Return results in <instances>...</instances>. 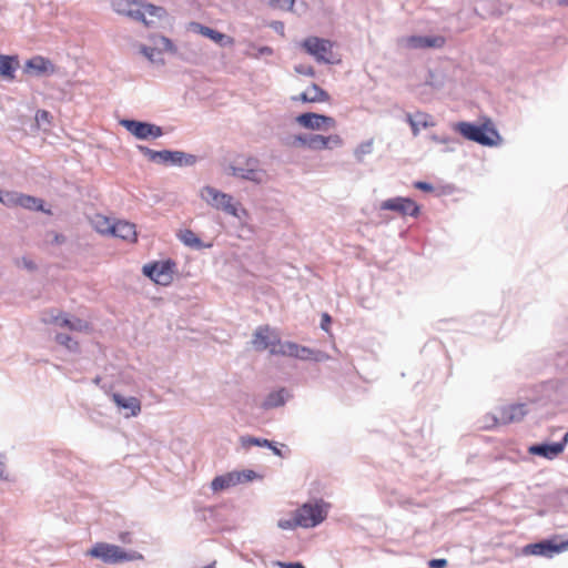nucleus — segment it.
I'll return each instance as SVG.
<instances>
[{
    "mask_svg": "<svg viewBox=\"0 0 568 568\" xmlns=\"http://www.w3.org/2000/svg\"><path fill=\"white\" fill-rule=\"evenodd\" d=\"M308 149L313 151L327 150L325 136L321 134H311L308 138Z\"/></svg>",
    "mask_w": 568,
    "mask_h": 568,
    "instance_id": "nucleus-37",
    "label": "nucleus"
},
{
    "mask_svg": "<svg viewBox=\"0 0 568 568\" xmlns=\"http://www.w3.org/2000/svg\"><path fill=\"white\" fill-rule=\"evenodd\" d=\"M18 206L32 211H43V201L39 197L20 193Z\"/></svg>",
    "mask_w": 568,
    "mask_h": 568,
    "instance_id": "nucleus-31",
    "label": "nucleus"
},
{
    "mask_svg": "<svg viewBox=\"0 0 568 568\" xmlns=\"http://www.w3.org/2000/svg\"><path fill=\"white\" fill-rule=\"evenodd\" d=\"M311 136V134H297V135H293L288 139H286L284 141V144L288 145V146H293V148H296V146H306L308 149V138Z\"/></svg>",
    "mask_w": 568,
    "mask_h": 568,
    "instance_id": "nucleus-39",
    "label": "nucleus"
},
{
    "mask_svg": "<svg viewBox=\"0 0 568 568\" xmlns=\"http://www.w3.org/2000/svg\"><path fill=\"white\" fill-rule=\"evenodd\" d=\"M23 265L26 268H28L30 271L36 270V264L30 260L23 258Z\"/></svg>",
    "mask_w": 568,
    "mask_h": 568,
    "instance_id": "nucleus-59",
    "label": "nucleus"
},
{
    "mask_svg": "<svg viewBox=\"0 0 568 568\" xmlns=\"http://www.w3.org/2000/svg\"><path fill=\"white\" fill-rule=\"evenodd\" d=\"M273 49L271 47L264 45L257 49V53L254 55L255 59H258L263 55H272Z\"/></svg>",
    "mask_w": 568,
    "mask_h": 568,
    "instance_id": "nucleus-51",
    "label": "nucleus"
},
{
    "mask_svg": "<svg viewBox=\"0 0 568 568\" xmlns=\"http://www.w3.org/2000/svg\"><path fill=\"white\" fill-rule=\"evenodd\" d=\"M296 358L302 361L322 362L327 359L328 356L322 351L298 345V355H296Z\"/></svg>",
    "mask_w": 568,
    "mask_h": 568,
    "instance_id": "nucleus-27",
    "label": "nucleus"
},
{
    "mask_svg": "<svg viewBox=\"0 0 568 568\" xmlns=\"http://www.w3.org/2000/svg\"><path fill=\"white\" fill-rule=\"evenodd\" d=\"M99 231L101 233L110 232L113 236L125 241H135L136 239L135 225L126 221H118L113 225L108 226L106 230Z\"/></svg>",
    "mask_w": 568,
    "mask_h": 568,
    "instance_id": "nucleus-18",
    "label": "nucleus"
},
{
    "mask_svg": "<svg viewBox=\"0 0 568 568\" xmlns=\"http://www.w3.org/2000/svg\"><path fill=\"white\" fill-rule=\"evenodd\" d=\"M527 413L528 409L526 404H511L500 407L495 420L501 424L517 423L520 422Z\"/></svg>",
    "mask_w": 568,
    "mask_h": 568,
    "instance_id": "nucleus-13",
    "label": "nucleus"
},
{
    "mask_svg": "<svg viewBox=\"0 0 568 568\" xmlns=\"http://www.w3.org/2000/svg\"><path fill=\"white\" fill-rule=\"evenodd\" d=\"M4 474H6V466H4V464L0 460V478H4V477H6V476H4Z\"/></svg>",
    "mask_w": 568,
    "mask_h": 568,
    "instance_id": "nucleus-60",
    "label": "nucleus"
},
{
    "mask_svg": "<svg viewBox=\"0 0 568 568\" xmlns=\"http://www.w3.org/2000/svg\"><path fill=\"white\" fill-rule=\"evenodd\" d=\"M258 165L260 161L254 156L239 158L229 165V173L234 178L262 184L266 181V172Z\"/></svg>",
    "mask_w": 568,
    "mask_h": 568,
    "instance_id": "nucleus-2",
    "label": "nucleus"
},
{
    "mask_svg": "<svg viewBox=\"0 0 568 568\" xmlns=\"http://www.w3.org/2000/svg\"><path fill=\"white\" fill-rule=\"evenodd\" d=\"M61 327H67L70 331L75 332H88L90 329V324L87 321H83L78 317H70L64 313L63 318L60 323Z\"/></svg>",
    "mask_w": 568,
    "mask_h": 568,
    "instance_id": "nucleus-25",
    "label": "nucleus"
},
{
    "mask_svg": "<svg viewBox=\"0 0 568 568\" xmlns=\"http://www.w3.org/2000/svg\"><path fill=\"white\" fill-rule=\"evenodd\" d=\"M428 566L430 568H445L447 566V560L444 558L432 559L429 560Z\"/></svg>",
    "mask_w": 568,
    "mask_h": 568,
    "instance_id": "nucleus-50",
    "label": "nucleus"
},
{
    "mask_svg": "<svg viewBox=\"0 0 568 568\" xmlns=\"http://www.w3.org/2000/svg\"><path fill=\"white\" fill-rule=\"evenodd\" d=\"M276 566L280 568H305L303 564L301 562H284V561H276Z\"/></svg>",
    "mask_w": 568,
    "mask_h": 568,
    "instance_id": "nucleus-52",
    "label": "nucleus"
},
{
    "mask_svg": "<svg viewBox=\"0 0 568 568\" xmlns=\"http://www.w3.org/2000/svg\"><path fill=\"white\" fill-rule=\"evenodd\" d=\"M140 53L143 54L151 63L154 64H164V59L161 55V50L156 47L151 45H140Z\"/></svg>",
    "mask_w": 568,
    "mask_h": 568,
    "instance_id": "nucleus-30",
    "label": "nucleus"
},
{
    "mask_svg": "<svg viewBox=\"0 0 568 568\" xmlns=\"http://www.w3.org/2000/svg\"><path fill=\"white\" fill-rule=\"evenodd\" d=\"M49 115H50V114H49V112H48V111L40 110V111H38V113H37V119H38V120H42V121H43V120H48Z\"/></svg>",
    "mask_w": 568,
    "mask_h": 568,
    "instance_id": "nucleus-58",
    "label": "nucleus"
},
{
    "mask_svg": "<svg viewBox=\"0 0 568 568\" xmlns=\"http://www.w3.org/2000/svg\"><path fill=\"white\" fill-rule=\"evenodd\" d=\"M296 122L303 128L310 130L333 129L336 125V121L334 118L313 112L300 114L296 118Z\"/></svg>",
    "mask_w": 568,
    "mask_h": 568,
    "instance_id": "nucleus-10",
    "label": "nucleus"
},
{
    "mask_svg": "<svg viewBox=\"0 0 568 568\" xmlns=\"http://www.w3.org/2000/svg\"><path fill=\"white\" fill-rule=\"evenodd\" d=\"M403 44L407 48H438L444 43V39L440 37H423V36H410L402 40Z\"/></svg>",
    "mask_w": 568,
    "mask_h": 568,
    "instance_id": "nucleus-19",
    "label": "nucleus"
},
{
    "mask_svg": "<svg viewBox=\"0 0 568 568\" xmlns=\"http://www.w3.org/2000/svg\"><path fill=\"white\" fill-rule=\"evenodd\" d=\"M295 515L300 520V527H316L327 517V504L322 499L314 503H305L296 509Z\"/></svg>",
    "mask_w": 568,
    "mask_h": 568,
    "instance_id": "nucleus-5",
    "label": "nucleus"
},
{
    "mask_svg": "<svg viewBox=\"0 0 568 568\" xmlns=\"http://www.w3.org/2000/svg\"><path fill=\"white\" fill-rule=\"evenodd\" d=\"M138 150L144 154L145 156H148V159L150 161H153V162H161V158H162V150L161 151H155V150H152L148 146H144V145H138Z\"/></svg>",
    "mask_w": 568,
    "mask_h": 568,
    "instance_id": "nucleus-40",
    "label": "nucleus"
},
{
    "mask_svg": "<svg viewBox=\"0 0 568 568\" xmlns=\"http://www.w3.org/2000/svg\"><path fill=\"white\" fill-rule=\"evenodd\" d=\"M414 186L418 190L430 192L434 190V186L430 183L418 181L414 184Z\"/></svg>",
    "mask_w": 568,
    "mask_h": 568,
    "instance_id": "nucleus-54",
    "label": "nucleus"
},
{
    "mask_svg": "<svg viewBox=\"0 0 568 568\" xmlns=\"http://www.w3.org/2000/svg\"><path fill=\"white\" fill-rule=\"evenodd\" d=\"M308 91L311 92V97H314L312 102H326L329 100V94L315 83L308 88Z\"/></svg>",
    "mask_w": 568,
    "mask_h": 568,
    "instance_id": "nucleus-38",
    "label": "nucleus"
},
{
    "mask_svg": "<svg viewBox=\"0 0 568 568\" xmlns=\"http://www.w3.org/2000/svg\"><path fill=\"white\" fill-rule=\"evenodd\" d=\"M88 554L91 557L98 558L105 564H118L123 561H131L142 556L135 551H125L121 547L106 544V542H98L95 544Z\"/></svg>",
    "mask_w": 568,
    "mask_h": 568,
    "instance_id": "nucleus-4",
    "label": "nucleus"
},
{
    "mask_svg": "<svg viewBox=\"0 0 568 568\" xmlns=\"http://www.w3.org/2000/svg\"><path fill=\"white\" fill-rule=\"evenodd\" d=\"M271 354L296 358V355H298V344L294 342H282L278 339L277 347L271 349Z\"/></svg>",
    "mask_w": 568,
    "mask_h": 568,
    "instance_id": "nucleus-28",
    "label": "nucleus"
},
{
    "mask_svg": "<svg viewBox=\"0 0 568 568\" xmlns=\"http://www.w3.org/2000/svg\"><path fill=\"white\" fill-rule=\"evenodd\" d=\"M119 539L123 544H131L132 542V535L129 531L121 532L119 535Z\"/></svg>",
    "mask_w": 568,
    "mask_h": 568,
    "instance_id": "nucleus-56",
    "label": "nucleus"
},
{
    "mask_svg": "<svg viewBox=\"0 0 568 568\" xmlns=\"http://www.w3.org/2000/svg\"><path fill=\"white\" fill-rule=\"evenodd\" d=\"M141 12L144 17L140 19V22H142L148 28L158 27L159 23L168 16L166 10L163 7L154 6L148 2L143 3Z\"/></svg>",
    "mask_w": 568,
    "mask_h": 568,
    "instance_id": "nucleus-15",
    "label": "nucleus"
},
{
    "mask_svg": "<svg viewBox=\"0 0 568 568\" xmlns=\"http://www.w3.org/2000/svg\"><path fill=\"white\" fill-rule=\"evenodd\" d=\"M277 526L284 530H291L296 527H300V520L297 519L296 515L294 514V516L292 518L280 519L277 523Z\"/></svg>",
    "mask_w": 568,
    "mask_h": 568,
    "instance_id": "nucleus-43",
    "label": "nucleus"
},
{
    "mask_svg": "<svg viewBox=\"0 0 568 568\" xmlns=\"http://www.w3.org/2000/svg\"><path fill=\"white\" fill-rule=\"evenodd\" d=\"M381 210L394 211L405 216L416 217L419 214V206L409 197L396 196L383 201L379 205Z\"/></svg>",
    "mask_w": 568,
    "mask_h": 568,
    "instance_id": "nucleus-9",
    "label": "nucleus"
},
{
    "mask_svg": "<svg viewBox=\"0 0 568 568\" xmlns=\"http://www.w3.org/2000/svg\"><path fill=\"white\" fill-rule=\"evenodd\" d=\"M191 28L194 32L206 37L214 41L215 43L220 44L221 47H231L234 44V39L221 33L220 31L212 29L210 27L203 26L199 22L191 23Z\"/></svg>",
    "mask_w": 568,
    "mask_h": 568,
    "instance_id": "nucleus-16",
    "label": "nucleus"
},
{
    "mask_svg": "<svg viewBox=\"0 0 568 568\" xmlns=\"http://www.w3.org/2000/svg\"><path fill=\"white\" fill-rule=\"evenodd\" d=\"M275 455L277 456H282V452L281 449H278L274 444H273V448H270Z\"/></svg>",
    "mask_w": 568,
    "mask_h": 568,
    "instance_id": "nucleus-61",
    "label": "nucleus"
},
{
    "mask_svg": "<svg viewBox=\"0 0 568 568\" xmlns=\"http://www.w3.org/2000/svg\"><path fill=\"white\" fill-rule=\"evenodd\" d=\"M203 568H215V565L214 564H210V565L204 566Z\"/></svg>",
    "mask_w": 568,
    "mask_h": 568,
    "instance_id": "nucleus-63",
    "label": "nucleus"
},
{
    "mask_svg": "<svg viewBox=\"0 0 568 568\" xmlns=\"http://www.w3.org/2000/svg\"><path fill=\"white\" fill-rule=\"evenodd\" d=\"M567 549L568 541L557 542L555 539H545L539 542L525 546L524 552L526 555L551 557L554 554H559Z\"/></svg>",
    "mask_w": 568,
    "mask_h": 568,
    "instance_id": "nucleus-8",
    "label": "nucleus"
},
{
    "mask_svg": "<svg viewBox=\"0 0 568 568\" xmlns=\"http://www.w3.org/2000/svg\"><path fill=\"white\" fill-rule=\"evenodd\" d=\"M17 64V58L0 54V74L2 77L13 78Z\"/></svg>",
    "mask_w": 568,
    "mask_h": 568,
    "instance_id": "nucleus-29",
    "label": "nucleus"
},
{
    "mask_svg": "<svg viewBox=\"0 0 568 568\" xmlns=\"http://www.w3.org/2000/svg\"><path fill=\"white\" fill-rule=\"evenodd\" d=\"M112 398L120 409L126 410V417L136 416L141 412V403L134 396L125 397L121 394L114 393Z\"/></svg>",
    "mask_w": 568,
    "mask_h": 568,
    "instance_id": "nucleus-20",
    "label": "nucleus"
},
{
    "mask_svg": "<svg viewBox=\"0 0 568 568\" xmlns=\"http://www.w3.org/2000/svg\"><path fill=\"white\" fill-rule=\"evenodd\" d=\"M455 130L465 139L485 146H493L497 144V140L500 139L497 130L486 124L478 125L470 122H458L455 125Z\"/></svg>",
    "mask_w": 568,
    "mask_h": 568,
    "instance_id": "nucleus-3",
    "label": "nucleus"
},
{
    "mask_svg": "<svg viewBox=\"0 0 568 568\" xmlns=\"http://www.w3.org/2000/svg\"><path fill=\"white\" fill-rule=\"evenodd\" d=\"M179 240L186 246L201 250L205 247L206 245L203 244L201 239L191 230L185 229L180 231L178 234Z\"/></svg>",
    "mask_w": 568,
    "mask_h": 568,
    "instance_id": "nucleus-26",
    "label": "nucleus"
},
{
    "mask_svg": "<svg viewBox=\"0 0 568 568\" xmlns=\"http://www.w3.org/2000/svg\"><path fill=\"white\" fill-rule=\"evenodd\" d=\"M149 122L123 119L120 121V125L126 129L132 135L139 140L149 139Z\"/></svg>",
    "mask_w": 568,
    "mask_h": 568,
    "instance_id": "nucleus-23",
    "label": "nucleus"
},
{
    "mask_svg": "<svg viewBox=\"0 0 568 568\" xmlns=\"http://www.w3.org/2000/svg\"><path fill=\"white\" fill-rule=\"evenodd\" d=\"M331 323H332L331 316L327 313H323L322 318H321V328L323 331L327 332Z\"/></svg>",
    "mask_w": 568,
    "mask_h": 568,
    "instance_id": "nucleus-53",
    "label": "nucleus"
},
{
    "mask_svg": "<svg viewBox=\"0 0 568 568\" xmlns=\"http://www.w3.org/2000/svg\"><path fill=\"white\" fill-rule=\"evenodd\" d=\"M416 118L418 128L422 126L424 129H427L435 125L434 121L432 120V116L428 113L418 111L416 112Z\"/></svg>",
    "mask_w": 568,
    "mask_h": 568,
    "instance_id": "nucleus-42",
    "label": "nucleus"
},
{
    "mask_svg": "<svg viewBox=\"0 0 568 568\" xmlns=\"http://www.w3.org/2000/svg\"><path fill=\"white\" fill-rule=\"evenodd\" d=\"M201 197L212 207L236 217L241 223H244L248 217L247 210L244 209L240 202H235L231 194L224 193L213 186L205 185L201 190Z\"/></svg>",
    "mask_w": 568,
    "mask_h": 568,
    "instance_id": "nucleus-1",
    "label": "nucleus"
},
{
    "mask_svg": "<svg viewBox=\"0 0 568 568\" xmlns=\"http://www.w3.org/2000/svg\"><path fill=\"white\" fill-rule=\"evenodd\" d=\"M163 135V130L161 126L150 123L149 124V139H158Z\"/></svg>",
    "mask_w": 568,
    "mask_h": 568,
    "instance_id": "nucleus-47",
    "label": "nucleus"
},
{
    "mask_svg": "<svg viewBox=\"0 0 568 568\" xmlns=\"http://www.w3.org/2000/svg\"><path fill=\"white\" fill-rule=\"evenodd\" d=\"M151 40L153 42V47H156L161 51L164 50L173 54L178 52V49L174 45V43L164 36H154L151 38Z\"/></svg>",
    "mask_w": 568,
    "mask_h": 568,
    "instance_id": "nucleus-32",
    "label": "nucleus"
},
{
    "mask_svg": "<svg viewBox=\"0 0 568 568\" xmlns=\"http://www.w3.org/2000/svg\"><path fill=\"white\" fill-rule=\"evenodd\" d=\"M241 483V478L235 473H229L225 475L216 476L212 483L211 488L214 491L223 490L233 487Z\"/></svg>",
    "mask_w": 568,
    "mask_h": 568,
    "instance_id": "nucleus-24",
    "label": "nucleus"
},
{
    "mask_svg": "<svg viewBox=\"0 0 568 568\" xmlns=\"http://www.w3.org/2000/svg\"><path fill=\"white\" fill-rule=\"evenodd\" d=\"M430 139L437 143H449V142L454 141L453 139H450L448 136H438L436 134L432 135Z\"/></svg>",
    "mask_w": 568,
    "mask_h": 568,
    "instance_id": "nucleus-57",
    "label": "nucleus"
},
{
    "mask_svg": "<svg viewBox=\"0 0 568 568\" xmlns=\"http://www.w3.org/2000/svg\"><path fill=\"white\" fill-rule=\"evenodd\" d=\"M312 99H314V97H311L308 89L302 92L298 98H294V100H300L302 102H312Z\"/></svg>",
    "mask_w": 568,
    "mask_h": 568,
    "instance_id": "nucleus-55",
    "label": "nucleus"
},
{
    "mask_svg": "<svg viewBox=\"0 0 568 568\" xmlns=\"http://www.w3.org/2000/svg\"><path fill=\"white\" fill-rule=\"evenodd\" d=\"M272 8L286 9L293 11L295 0H264Z\"/></svg>",
    "mask_w": 568,
    "mask_h": 568,
    "instance_id": "nucleus-41",
    "label": "nucleus"
},
{
    "mask_svg": "<svg viewBox=\"0 0 568 568\" xmlns=\"http://www.w3.org/2000/svg\"><path fill=\"white\" fill-rule=\"evenodd\" d=\"M175 263L172 260L145 264L142 268L143 274L159 285L166 286L173 281Z\"/></svg>",
    "mask_w": 568,
    "mask_h": 568,
    "instance_id": "nucleus-6",
    "label": "nucleus"
},
{
    "mask_svg": "<svg viewBox=\"0 0 568 568\" xmlns=\"http://www.w3.org/2000/svg\"><path fill=\"white\" fill-rule=\"evenodd\" d=\"M241 444L244 448H250L251 446L273 448V442L253 436H242Z\"/></svg>",
    "mask_w": 568,
    "mask_h": 568,
    "instance_id": "nucleus-33",
    "label": "nucleus"
},
{
    "mask_svg": "<svg viewBox=\"0 0 568 568\" xmlns=\"http://www.w3.org/2000/svg\"><path fill=\"white\" fill-rule=\"evenodd\" d=\"M234 473L240 476L241 483L250 481L256 477V473L254 470H243Z\"/></svg>",
    "mask_w": 568,
    "mask_h": 568,
    "instance_id": "nucleus-48",
    "label": "nucleus"
},
{
    "mask_svg": "<svg viewBox=\"0 0 568 568\" xmlns=\"http://www.w3.org/2000/svg\"><path fill=\"white\" fill-rule=\"evenodd\" d=\"M26 71L36 75H42L45 73H53L54 65L50 60L37 55L26 62Z\"/></svg>",
    "mask_w": 568,
    "mask_h": 568,
    "instance_id": "nucleus-21",
    "label": "nucleus"
},
{
    "mask_svg": "<svg viewBox=\"0 0 568 568\" xmlns=\"http://www.w3.org/2000/svg\"><path fill=\"white\" fill-rule=\"evenodd\" d=\"M559 443H565V446L567 445V443H568V433L565 434L562 440H560Z\"/></svg>",
    "mask_w": 568,
    "mask_h": 568,
    "instance_id": "nucleus-62",
    "label": "nucleus"
},
{
    "mask_svg": "<svg viewBox=\"0 0 568 568\" xmlns=\"http://www.w3.org/2000/svg\"><path fill=\"white\" fill-rule=\"evenodd\" d=\"M325 144L327 145V150L339 148L343 145V139L338 134H332L325 136Z\"/></svg>",
    "mask_w": 568,
    "mask_h": 568,
    "instance_id": "nucleus-45",
    "label": "nucleus"
},
{
    "mask_svg": "<svg viewBox=\"0 0 568 568\" xmlns=\"http://www.w3.org/2000/svg\"><path fill=\"white\" fill-rule=\"evenodd\" d=\"M197 160L196 155L183 151L162 150L161 163L184 168L195 165Z\"/></svg>",
    "mask_w": 568,
    "mask_h": 568,
    "instance_id": "nucleus-14",
    "label": "nucleus"
},
{
    "mask_svg": "<svg viewBox=\"0 0 568 568\" xmlns=\"http://www.w3.org/2000/svg\"><path fill=\"white\" fill-rule=\"evenodd\" d=\"M295 71L300 74L313 77L315 74L314 69L310 65L300 64L295 67Z\"/></svg>",
    "mask_w": 568,
    "mask_h": 568,
    "instance_id": "nucleus-49",
    "label": "nucleus"
},
{
    "mask_svg": "<svg viewBox=\"0 0 568 568\" xmlns=\"http://www.w3.org/2000/svg\"><path fill=\"white\" fill-rule=\"evenodd\" d=\"M20 193L0 190V202L6 206H18Z\"/></svg>",
    "mask_w": 568,
    "mask_h": 568,
    "instance_id": "nucleus-36",
    "label": "nucleus"
},
{
    "mask_svg": "<svg viewBox=\"0 0 568 568\" xmlns=\"http://www.w3.org/2000/svg\"><path fill=\"white\" fill-rule=\"evenodd\" d=\"M373 139L362 142L354 151L357 162H363L365 155L373 152Z\"/></svg>",
    "mask_w": 568,
    "mask_h": 568,
    "instance_id": "nucleus-35",
    "label": "nucleus"
},
{
    "mask_svg": "<svg viewBox=\"0 0 568 568\" xmlns=\"http://www.w3.org/2000/svg\"><path fill=\"white\" fill-rule=\"evenodd\" d=\"M64 313L60 312L58 314H54L53 311L44 313L42 317V322L45 324H57L60 326V323L63 318Z\"/></svg>",
    "mask_w": 568,
    "mask_h": 568,
    "instance_id": "nucleus-44",
    "label": "nucleus"
},
{
    "mask_svg": "<svg viewBox=\"0 0 568 568\" xmlns=\"http://www.w3.org/2000/svg\"><path fill=\"white\" fill-rule=\"evenodd\" d=\"M302 47L308 54L313 55L317 62L333 63V44L329 40L308 37L302 42Z\"/></svg>",
    "mask_w": 568,
    "mask_h": 568,
    "instance_id": "nucleus-7",
    "label": "nucleus"
},
{
    "mask_svg": "<svg viewBox=\"0 0 568 568\" xmlns=\"http://www.w3.org/2000/svg\"><path fill=\"white\" fill-rule=\"evenodd\" d=\"M291 397L290 392L286 388H280L271 392L262 403V408L265 410L282 407Z\"/></svg>",
    "mask_w": 568,
    "mask_h": 568,
    "instance_id": "nucleus-22",
    "label": "nucleus"
},
{
    "mask_svg": "<svg viewBox=\"0 0 568 568\" xmlns=\"http://www.w3.org/2000/svg\"><path fill=\"white\" fill-rule=\"evenodd\" d=\"M143 3L144 1L138 0H111V7L114 12L139 22L144 17L141 12Z\"/></svg>",
    "mask_w": 568,
    "mask_h": 568,
    "instance_id": "nucleus-12",
    "label": "nucleus"
},
{
    "mask_svg": "<svg viewBox=\"0 0 568 568\" xmlns=\"http://www.w3.org/2000/svg\"><path fill=\"white\" fill-rule=\"evenodd\" d=\"M55 342L62 346H64L70 352L77 353L79 352V344L74 341L70 335L58 333L55 335Z\"/></svg>",
    "mask_w": 568,
    "mask_h": 568,
    "instance_id": "nucleus-34",
    "label": "nucleus"
},
{
    "mask_svg": "<svg viewBox=\"0 0 568 568\" xmlns=\"http://www.w3.org/2000/svg\"><path fill=\"white\" fill-rule=\"evenodd\" d=\"M405 120L409 124L413 135L417 136L419 134V128L417 126L416 113L415 114L406 113Z\"/></svg>",
    "mask_w": 568,
    "mask_h": 568,
    "instance_id": "nucleus-46",
    "label": "nucleus"
},
{
    "mask_svg": "<svg viewBox=\"0 0 568 568\" xmlns=\"http://www.w3.org/2000/svg\"><path fill=\"white\" fill-rule=\"evenodd\" d=\"M565 449V443H542L531 445L528 452L532 455L544 457L546 459H554L559 456Z\"/></svg>",
    "mask_w": 568,
    "mask_h": 568,
    "instance_id": "nucleus-17",
    "label": "nucleus"
},
{
    "mask_svg": "<svg viewBox=\"0 0 568 568\" xmlns=\"http://www.w3.org/2000/svg\"><path fill=\"white\" fill-rule=\"evenodd\" d=\"M278 339V335L268 325H263L255 329L251 343L256 351H271L277 347Z\"/></svg>",
    "mask_w": 568,
    "mask_h": 568,
    "instance_id": "nucleus-11",
    "label": "nucleus"
},
{
    "mask_svg": "<svg viewBox=\"0 0 568 568\" xmlns=\"http://www.w3.org/2000/svg\"><path fill=\"white\" fill-rule=\"evenodd\" d=\"M561 4L568 6V0H561Z\"/></svg>",
    "mask_w": 568,
    "mask_h": 568,
    "instance_id": "nucleus-64",
    "label": "nucleus"
}]
</instances>
